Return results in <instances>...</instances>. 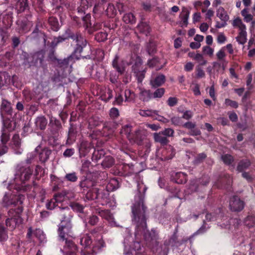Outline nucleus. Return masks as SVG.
I'll list each match as a JSON object with an SVG mask.
<instances>
[{
	"label": "nucleus",
	"instance_id": "58",
	"mask_svg": "<svg viewBox=\"0 0 255 255\" xmlns=\"http://www.w3.org/2000/svg\"><path fill=\"white\" fill-rule=\"evenodd\" d=\"M48 61H50L52 62L57 63L58 59L56 57L55 55V51L53 48H52L49 51L48 55Z\"/></svg>",
	"mask_w": 255,
	"mask_h": 255
},
{
	"label": "nucleus",
	"instance_id": "32",
	"mask_svg": "<svg viewBox=\"0 0 255 255\" xmlns=\"http://www.w3.org/2000/svg\"><path fill=\"white\" fill-rule=\"evenodd\" d=\"M217 16L222 21H228L229 19V16L227 14L226 11L222 6L219 7L217 10Z\"/></svg>",
	"mask_w": 255,
	"mask_h": 255
},
{
	"label": "nucleus",
	"instance_id": "64",
	"mask_svg": "<svg viewBox=\"0 0 255 255\" xmlns=\"http://www.w3.org/2000/svg\"><path fill=\"white\" fill-rule=\"evenodd\" d=\"M207 155L204 153H201L198 154L195 158L194 162L195 164H199L203 162V161L206 158Z\"/></svg>",
	"mask_w": 255,
	"mask_h": 255
},
{
	"label": "nucleus",
	"instance_id": "47",
	"mask_svg": "<svg viewBox=\"0 0 255 255\" xmlns=\"http://www.w3.org/2000/svg\"><path fill=\"white\" fill-rule=\"evenodd\" d=\"M221 158L223 162L227 165L232 164L234 161L233 156L229 154H225L222 155Z\"/></svg>",
	"mask_w": 255,
	"mask_h": 255
},
{
	"label": "nucleus",
	"instance_id": "16",
	"mask_svg": "<svg viewBox=\"0 0 255 255\" xmlns=\"http://www.w3.org/2000/svg\"><path fill=\"white\" fill-rule=\"evenodd\" d=\"M15 6L18 13L29 11L30 9L29 0H17Z\"/></svg>",
	"mask_w": 255,
	"mask_h": 255
},
{
	"label": "nucleus",
	"instance_id": "53",
	"mask_svg": "<svg viewBox=\"0 0 255 255\" xmlns=\"http://www.w3.org/2000/svg\"><path fill=\"white\" fill-rule=\"evenodd\" d=\"M131 128L132 126L130 125H126L122 127L121 133L126 135L128 138V135H131L132 133H131Z\"/></svg>",
	"mask_w": 255,
	"mask_h": 255
},
{
	"label": "nucleus",
	"instance_id": "12",
	"mask_svg": "<svg viewBox=\"0 0 255 255\" xmlns=\"http://www.w3.org/2000/svg\"><path fill=\"white\" fill-rule=\"evenodd\" d=\"M61 223L59 225H72L71 223L73 214L68 207L61 208Z\"/></svg>",
	"mask_w": 255,
	"mask_h": 255
},
{
	"label": "nucleus",
	"instance_id": "25",
	"mask_svg": "<svg viewBox=\"0 0 255 255\" xmlns=\"http://www.w3.org/2000/svg\"><path fill=\"white\" fill-rule=\"evenodd\" d=\"M77 134V126L73 123L70 124V127L68 130V141H71L72 143L75 141Z\"/></svg>",
	"mask_w": 255,
	"mask_h": 255
},
{
	"label": "nucleus",
	"instance_id": "39",
	"mask_svg": "<svg viewBox=\"0 0 255 255\" xmlns=\"http://www.w3.org/2000/svg\"><path fill=\"white\" fill-rule=\"evenodd\" d=\"M123 21L126 23L134 24L136 22V18L133 13L129 12L124 14L123 17Z\"/></svg>",
	"mask_w": 255,
	"mask_h": 255
},
{
	"label": "nucleus",
	"instance_id": "29",
	"mask_svg": "<svg viewBox=\"0 0 255 255\" xmlns=\"http://www.w3.org/2000/svg\"><path fill=\"white\" fill-rule=\"evenodd\" d=\"M137 28L139 32L146 36L150 34L151 28L149 25L146 22H140L137 26Z\"/></svg>",
	"mask_w": 255,
	"mask_h": 255
},
{
	"label": "nucleus",
	"instance_id": "23",
	"mask_svg": "<svg viewBox=\"0 0 255 255\" xmlns=\"http://www.w3.org/2000/svg\"><path fill=\"white\" fill-rule=\"evenodd\" d=\"M79 186L81 190L87 191L91 187L96 186V185L93 181L85 177L80 181Z\"/></svg>",
	"mask_w": 255,
	"mask_h": 255
},
{
	"label": "nucleus",
	"instance_id": "8",
	"mask_svg": "<svg viewBox=\"0 0 255 255\" xmlns=\"http://www.w3.org/2000/svg\"><path fill=\"white\" fill-rule=\"evenodd\" d=\"M108 197L107 192H104V188L101 186L98 188L96 186L90 189L86 194V198L88 200H94L98 199H106Z\"/></svg>",
	"mask_w": 255,
	"mask_h": 255
},
{
	"label": "nucleus",
	"instance_id": "18",
	"mask_svg": "<svg viewBox=\"0 0 255 255\" xmlns=\"http://www.w3.org/2000/svg\"><path fill=\"white\" fill-rule=\"evenodd\" d=\"M187 175L182 172L173 173L171 176V180L177 184H184L187 182Z\"/></svg>",
	"mask_w": 255,
	"mask_h": 255
},
{
	"label": "nucleus",
	"instance_id": "42",
	"mask_svg": "<svg viewBox=\"0 0 255 255\" xmlns=\"http://www.w3.org/2000/svg\"><path fill=\"white\" fill-rule=\"evenodd\" d=\"M50 154V150L47 149L42 150L39 154V159L40 161L42 163L46 162L49 158Z\"/></svg>",
	"mask_w": 255,
	"mask_h": 255
},
{
	"label": "nucleus",
	"instance_id": "11",
	"mask_svg": "<svg viewBox=\"0 0 255 255\" xmlns=\"http://www.w3.org/2000/svg\"><path fill=\"white\" fill-rule=\"evenodd\" d=\"M229 206L230 209L234 212H240L245 207V202L237 196L230 198Z\"/></svg>",
	"mask_w": 255,
	"mask_h": 255
},
{
	"label": "nucleus",
	"instance_id": "41",
	"mask_svg": "<svg viewBox=\"0 0 255 255\" xmlns=\"http://www.w3.org/2000/svg\"><path fill=\"white\" fill-rule=\"evenodd\" d=\"M108 33L106 32H99L95 35V39L98 42H104L107 40Z\"/></svg>",
	"mask_w": 255,
	"mask_h": 255
},
{
	"label": "nucleus",
	"instance_id": "62",
	"mask_svg": "<svg viewBox=\"0 0 255 255\" xmlns=\"http://www.w3.org/2000/svg\"><path fill=\"white\" fill-rule=\"evenodd\" d=\"M196 78L199 79L203 78L205 76V73L202 68L200 66H198L196 67Z\"/></svg>",
	"mask_w": 255,
	"mask_h": 255
},
{
	"label": "nucleus",
	"instance_id": "31",
	"mask_svg": "<svg viewBox=\"0 0 255 255\" xmlns=\"http://www.w3.org/2000/svg\"><path fill=\"white\" fill-rule=\"evenodd\" d=\"M251 165V162L249 159H244L241 160L238 163L237 167V170L239 172H243L248 169Z\"/></svg>",
	"mask_w": 255,
	"mask_h": 255
},
{
	"label": "nucleus",
	"instance_id": "36",
	"mask_svg": "<svg viewBox=\"0 0 255 255\" xmlns=\"http://www.w3.org/2000/svg\"><path fill=\"white\" fill-rule=\"evenodd\" d=\"M105 12L108 17H114L117 14V8L113 4L109 3Z\"/></svg>",
	"mask_w": 255,
	"mask_h": 255
},
{
	"label": "nucleus",
	"instance_id": "37",
	"mask_svg": "<svg viewBox=\"0 0 255 255\" xmlns=\"http://www.w3.org/2000/svg\"><path fill=\"white\" fill-rule=\"evenodd\" d=\"M78 179V174L75 172H72L71 173H67L64 177V180L65 181H69L72 183L77 182Z\"/></svg>",
	"mask_w": 255,
	"mask_h": 255
},
{
	"label": "nucleus",
	"instance_id": "60",
	"mask_svg": "<svg viewBox=\"0 0 255 255\" xmlns=\"http://www.w3.org/2000/svg\"><path fill=\"white\" fill-rule=\"evenodd\" d=\"M12 141L15 147L18 148L20 146L21 139L19 134H15L12 138Z\"/></svg>",
	"mask_w": 255,
	"mask_h": 255
},
{
	"label": "nucleus",
	"instance_id": "20",
	"mask_svg": "<svg viewBox=\"0 0 255 255\" xmlns=\"http://www.w3.org/2000/svg\"><path fill=\"white\" fill-rule=\"evenodd\" d=\"M101 187L102 189L104 188V192H107L109 195V192L114 191L119 188V182L116 178H112L106 186V190H105L104 186H102Z\"/></svg>",
	"mask_w": 255,
	"mask_h": 255
},
{
	"label": "nucleus",
	"instance_id": "10",
	"mask_svg": "<svg viewBox=\"0 0 255 255\" xmlns=\"http://www.w3.org/2000/svg\"><path fill=\"white\" fill-rule=\"evenodd\" d=\"M49 126L51 135L53 137L58 136L59 131L62 128L60 121L56 118L51 117L50 118Z\"/></svg>",
	"mask_w": 255,
	"mask_h": 255
},
{
	"label": "nucleus",
	"instance_id": "52",
	"mask_svg": "<svg viewBox=\"0 0 255 255\" xmlns=\"http://www.w3.org/2000/svg\"><path fill=\"white\" fill-rule=\"evenodd\" d=\"M67 38L65 37L64 35L59 36L54 38L53 41L51 42V45L54 47L56 46L59 43H62L66 40Z\"/></svg>",
	"mask_w": 255,
	"mask_h": 255
},
{
	"label": "nucleus",
	"instance_id": "9",
	"mask_svg": "<svg viewBox=\"0 0 255 255\" xmlns=\"http://www.w3.org/2000/svg\"><path fill=\"white\" fill-rule=\"evenodd\" d=\"M87 45V41L84 37L75 43L74 53L77 56H79V57L77 58L78 59H80V57L83 59L90 58V56L89 54L86 55H82L84 49L86 47Z\"/></svg>",
	"mask_w": 255,
	"mask_h": 255
},
{
	"label": "nucleus",
	"instance_id": "48",
	"mask_svg": "<svg viewBox=\"0 0 255 255\" xmlns=\"http://www.w3.org/2000/svg\"><path fill=\"white\" fill-rule=\"evenodd\" d=\"M125 97L126 101L130 102L134 99L135 94L132 91L127 89L125 91Z\"/></svg>",
	"mask_w": 255,
	"mask_h": 255
},
{
	"label": "nucleus",
	"instance_id": "4",
	"mask_svg": "<svg viewBox=\"0 0 255 255\" xmlns=\"http://www.w3.org/2000/svg\"><path fill=\"white\" fill-rule=\"evenodd\" d=\"M58 244L59 246H63V248L59 247L60 251L64 255H77V247L72 240V225H58Z\"/></svg>",
	"mask_w": 255,
	"mask_h": 255
},
{
	"label": "nucleus",
	"instance_id": "2",
	"mask_svg": "<svg viewBox=\"0 0 255 255\" xmlns=\"http://www.w3.org/2000/svg\"><path fill=\"white\" fill-rule=\"evenodd\" d=\"M24 200L25 196L23 195H12L9 193H6L2 198V206L9 208L7 212L8 217L5 220V225L11 230L22 223V219L20 215L23 210V203Z\"/></svg>",
	"mask_w": 255,
	"mask_h": 255
},
{
	"label": "nucleus",
	"instance_id": "5",
	"mask_svg": "<svg viewBox=\"0 0 255 255\" xmlns=\"http://www.w3.org/2000/svg\"><path fill=\"white\" fill-rule=\"evenodd\" d=\"M34 167L33 166H26L18 165L16 167L15 174V182L17 184L20 185L18 187L19 190H22L24 191H30L32 189V192L35 194V189L37 186V184L35 181H33L32 185L29 184L24 185L25 182L28 180L33 173Z\"/></svg>",
	"mask_w": 255,
	"mask_h": 255
},
{
	"label": "nucleus",
	"instance_id": "22",
	"mask_svg": "<svg viewBox=\"0 0 255 255\" xmlns=\"http://www.w3.org/2000/svg\"><path fill=\"white\" fill-rule=\"evenodd\" d=\"M119 56L118 55H116L112 61V66L118 73L122 75L125 71V68L122 62H119Z\"/></svg>",
	"mask_w": 255,
	"mask_h": 255
},
{
	"label": "nucleus",
	"instance_id": "43",
	"mask_svg": "<svg viewBox=\"0 0 255 255\" xmlns=\"http://www.w3.org/2000/svg\"><path fill=\"white\" fill-rule=\"evenodd\" d=\"M115 163V160L111 156H107L103 160L102 165L105 167L109 168L112 166Z\"/></svg>",
	"mask_w": 255,
	"mask_h": 255
},
{
	"label": "nucleus",
	"instance_id": "27",
	"mask_svg": "<svg viewBox=\"0 0 255 255\" xmlns=\"http://www.w3.org/2000/svg\"><path fill=\"white\" fill-rule=\"evenodd\" d=\"M48 23L50 29L53 31L57 32L61 27L58 20L56 17L50 16L48 19Z\"/></svg>",
	"mask_w": 255,
	"mask_h": 255
},
{
	"label": "nucleus",
	"instance_id": "44",
	"mask_svg": "<svg viewBox=\"0 0 255 255\" xmlns=\"http://www.w3.org/2000/svg\"><path fill=\"white\" fill-rule=\"evenodd\" d=\"M154 92H152V99H160L164 95L165 90L163 88H157Z\"/></svg>",
	"mask_w": 255,
	"mask_h": 255
},
{
	"label": "nucleus",
	"instance_id": "24",
	"mask_svg": "<svg viewBox=\"0 0 255 255\" xmlns=\"http://www.w3.org/2000/svg\"><path fill=\"white\" fill-rule=\"evenodd\" d=\"M139 97L140 100L144 102H147L152 99V92L150 90L144 88H140Z\"/></svg>",
	"mask_w": 255,
	"mask_h": 255
},
{
	"label": "nucleus",
	"instance_id": "56",
	"mask_svg": "<svg viewBox=\"0 0 255 255\" xmlns=\"http://www.w3.org/2000/svg\"><path fill=\"white\" fill-rule=\"evenodd\" d=\"M29 108L27 109L28 114L33 115L37 112L39 109V104L38 103H33L28 105Z\"/></svg>",
	"mask_w": 255,
	"mask_h": 255
},
{
	"label": "nucleus",
	"instance_id": "50",
	"mask_svg": "<svg viewBox=\"0 0 255 255\" xmlns=\"http://www.w3.org/2000/svg\"><path fill=\"white\" fill-rule=\"evenodd\" d=\"M247 32L240 31L239 35L236 37L237 41L241 44H244L247 42Z\"/></svg>",
	"mask_w": 255,
	"mask_h": 255
},
{
	"label": "nucleus",
	"instance_id": "6",
	"mask_svg": "<svg viewBox=\"0 0 255 255\" xmlns=\"http://www.w3.org/2000/svg\"><path fill=\"white\" fill-rule=\"evenodd\" d=\"M13 109L11 103L7 100L3 99L0 106V115L2 121V125L9 130H14L16 123L12 117Z\"/></svg>",
	"mask_w": 255,
	"mask_h": 255
},
{
	"label": "nucleus",
	"instance_id": "34",
	"mask_svg": "<svg viewBox=\"0 0 255 255\" xmlns=\"http://www.w3.org/2000/svg\"><path fill=\"white\" fill-rule=\"evenodd\" d=\"M94 151L92 153L91 159L93 161L97 162L105 154V152L104 149H101L100 150H96L95 148H93Z\"/></svg>",
	"mask_w": 255,
	"mask_h": 255
},
{
	"label": "nucleus",
	"instance_id": "55",
	"mask_svg": "<svg viewBox=\"0 0 255 255\" xmlns=\"http://www.w3.org/2000/svg\"><path fill=\"white\" fill-rule=\"evenodd\" d=\"M91 16L90 13L87 14L83 16L82 19L84 22V25L86 28L91 27L92 23L91 21Z\"/></svg>",
	"mask_w": 255,
	"mask_h": 255
},
{
	"label": "nucleus",
	"instance_id": "17",
	"mask_svg": "<svg viewBox=\"0 0 255 255\" xmlns=\"http://www.w3.org/2000/svg\"><path fill=\"white\" fill-rule=\"evenodd\" d=\"M93 147L91 143L87 141H82L79 146L80 157H85Z\"/></svg>",
	"mask_w": 255,
	"mask_h": 255
},
{
	"label": "nucleus",
	"instance_id": "51",
	"mask_svg": "<svg viewBox=\"0 0 255 255\" xmlns=\"http://www.w3.org/2000/svg\"><path fill=\"white\" fill-rule=\"evenodd\" d=\"M107 0H95V5L93 9L94 13H96L100 10L101 6L105 4Z\"/></svg>",
	"mask_w": 255,
	"mask_h": 255
},
{
	"label": "nucleus",
	"instance_id": "26",
	"mask_svg": "<svg viewBox=\"0 0 255 255\" xmlns=\"http://www.w3.org/2000/svg\"><path fill=\"white\" fill-rule=\"evenodd\" d=\"M13 130H9L8 129L3 126L2 125V128L1 130V134L0 135V141L1 144H6L10 139L9 132L13 131Z\"/></svg>",
	"mask_w": 255,
	"mask_h": 255
},
{
	"label": "nucleus",
	"instance_id": "46",
	"mask_svg": "<svg viewBox=\"0 0 255 255\" xmlns=\"http://www.w3.org/2000/svg\"><path fill=\"white\" fill-rule=\"evenodd\" d=\"M142 65V60L139 58H137L134 64L132 66V71L133 73L141 71Z\"/></svg>",
	"mask_w": 255,
	"mask_h": 255
},
{
	"label": "nucleus",
	"instance_id": "13",
	"mask_svg": "<svg viewBox=\"0 0 255 255\" xmlns=\"http://www.w3.org/2000/svg\"><path fill=\"white\" fill-rule=\"evenodd\" d=\"M97 213L100 216L108 222L110 226H118L113 215L110 210H100Z\"/></svg>",
	"mask_w": 255,
	"mask_h": 255
},
{
	"label": "nucleus",
	"instance_id": "40",
	"mask_svg": "<svg viewBox=\"0 0 255 255\" xmlns=\"http://www.w3.org/2000/svg\"><path fill=\"white\" fill-rule=\"evenodd\" d=\"M154 138L155 141L160 143L162 144H166L168 140L165 135H162L161 132L159 133H155L154 134Z\"/></svg>",
	"mask_w": 255,
	"mask_h": 255
},
{
	"label": "nucleus",
	"instance_id": "21",
	"mask_svg": "<svg viewBox=\"0 0 255 255\" xmlns=\"http://www.w3.org/2000/svg\"><path fill=\"white\" fill-rule=\"evenodd\" d=\"M175 150L171 146H169L162 151V160L166 161L171 159L175 154Z\"/></svg>",
	"mask_w": 255,
	"mask_h": 255
},
{
	"label": "nucleus",
	"instance_id": "54",
	"mask_svg": "<svg viewBox=\"0 0 255 255\" xmlns=\"http://www.w3.org/2000/svg\"><path fill=\"white\" fill-rule=\"evenodd\" d=\"M73 58L71 56H69L64 59H59L57 63L60 66L63 67H66L69 64L70 61H72Z\"/></svg>",
	"mask_w": 255,
	"mask_h": 255
},
{
	"label": "nucleus",
	"instance_id": "30",
	"mask_svg": "<svg viewBox=\"0 0 255 255\" xmlns=\"http://www.w3.org/2000/svg\"><path fill=\"white\" fill-rule=\"evenodd\" d=\"M114 131L113 123L111 122H106L103 125L102 132L104 136H107L112 134Z\"/></svg>",
	"mask_w": 255,
	"mask_h": 255
},
{
	"label": "nucleus",
	"instance_id": "28",
	"mask_svg": "<svg viewBox=\"0 0 255 255\" xmlns=\"http://www.w3.org/2000/svg\"><path fill=\"white\" fill-rule=\"evenodd\" d=\"M35 124L37 128L44 130L47 124V120L43 116H38L35 120Z\"/></svg>",
	"mask_w": 255,
	"mask_h": 255
},
{
	"label": "nucleus",
	"instance_id": "33",
	"mask_svg": "<svg viewBox=\"0 0 255 255\" xmlns=\"http://www.w3.org/2000/svg\"><path fill=\"white\" fill-rule=\"evenodd\" d=\"M245 225L249 228L255 226V213H250L244 220Z\"/></svg>",
	"mask_w": 255,
	"mask_h": 255
},
{
	"label": "nucleus",
	"instance_id": "45",
	"mask_svg": "<svg viewBox=\"0 0 255 255\" xmlns=\"http://www.w3.org/2000/svg\"><path fill=\"white\" fill-rule=\"evenodd\" d=\"M8 239V234L6 229L0 224V242H4Z\"/></svg>",
	"mask_w": 255,
	"mask_h": 255
},
{
	"label": "nucleus",
	"instance_id": "63",
	"mask_svg": "<svg viewBox=\"0 0 255 255\" xmlns=\"http://www.w3.org/2000/svg\"><path fill=\"white\" fill-rule=\"evenodd\" d=\"M31 2L32 5L34 7H37L39 11H41L43 5V0H30Z\"/></svg>",
	"mask_w": 255,
	"mask_h": 255
},
{
	"label": "nucleus",
	"instance_id": "19",
	"mask_svg": "<svg viewBox=\"0 0 255 255\" xmlns=\"http://www.w3.org/2000/svg\"><path fill=\"white\" fill-rule=\"evenodd\" d=\"M131 142L136 143L138 145H141L144 139V135L140 130H136L131 135H128V138Z\"/></svg>",
	"mask_w": 255,
	"mask_h": 255
},
{
	"label": "nucleus",
	"instance_id": "1",
	"mask_svg": "<svg viewBox=\"0 0 255 255\" xmlns=\"http://www.w3.org/2000/svg\"><path fill=\"white\" fill-rule=\"evenodd\" d=\"M138 194L135 196L134 202L131 206V220L132 224L135 226V237H143L146 246L151 248L153 245L155 237L148 231H146L147 228L146 215L147 207L144 204L145 193L147 187L143 183H137Z\"/></svg>",
	"mask_w": 255,
	"mask_h": 255
},
{
	"label": "nucleus",
	"instance_id": "57",
	"mask_svg": "<svg viewBox=\"0 0 255 255\" xmlns=\"http://www.w3.org/2000/svg\"><path fill=\"white\" fill-rule=\"evenodd\" d=\"M71 207L72 209L77 212L83 213L84 210V206L81 204L73 202L71 204Z\"/></svg>",
	"mask_w": 255,
	"mask_h": 255
},
{
	"label": "nucleus",
	"instance_id": "49",
	"mask_svg": "<svg viewBox=\"0 0 255 255\" xmlns=\"http://www.w3.org/2000/svg\"><path fill=\"white\" fill-rule=\"evenodd\" d=\"M133 165L131 164H125L123 165V169L125 171H127L124 173L125 176H130L133 174Z\"/></svg>",
	"mask_w": 255,
	"mask_h": 255
},
{
	"label": "nucleus",
	"instance_id": "14",
	"mask_svg": "<svg viewBox=\"0 0 255 255\" xmlns=\"http://www.w3.org/2000/svg\"><path fill=\"white\" fill-rule=\"evenodd\" d=\"M16 30L18 33L23 34L29 32L32 26V23L27 20H18Z\"/></svg>",
	"mask_w": 255,
	"mask_h": 255
},
{
	"label": "nucleus",
	"instance_id": "38",
	"mask_svg": "<svg viewBox=\"0 0 255 255\" xmlns=\"http://www.w3.org/2000/svg\"><path fill=\"white\" fill-rule=\"evenodd\" d=\"M158 112L156 110H140L139 115L142 117H151L154 118L155 115H157Z\"/></svg>",
	"mask_w": 255,
	"mask_h": 255
},
{
	"label": "nucleus",
	"instance_id": "3",
	"mask_svg": "<svg viewBox=\"0 0 255 255\" xmlns=\"http://www.w3.org/2000/svg\"><path fill=\"white\" fill-rule=\"evenodd\" d=\"M103 230L102 226L97 227L92 230L91 234L94 238V241L88 234L84 235L80 238V243L84 248L81 251L82 255H95L97 252L105 246L102 236Z\"/></svg>",
	"mask_w": 255,
	"mask_h": 255
},
{
	"label": "nucleus",
	"instance_id": "61",
	"mask_svg": "<svg viewBox=\"0 0 255 255\" xmlns=\"http://www.w3.org/2000/svg\"><path fill=\"white\" fill-rule=\"evenodd\" d=\"M225 104L227 106H230L232 108L237 109L239 107L238 102L229 99H226L225 101Z\"/></svg>",
	"mask_w": 255,
	"mask_h": 255
},
{
	"label": "nucleus",
	"instance_id": "59",
	"mask_svg": "<svg viewBox=\"0 0 255 255\" xmlns=\"http://www.w3.org/2000/svg\"><path fill=\"white\" fill-rule=\"evenodd\" d=\"M109 116L111 119L114 120L117 119L120 116L118 109L116 108H112L109 111Z\"/></svg>",
	"mask_w": 255,
	"mask_h": 255
},
{
	"label": "nucleus",
	"instance_id": "15",
	"mask_svg": "<svg viewBox=\"0 0 255 255\" xmlns=\"http://www.w3.org/2000/svg\"><path fill=\"white\" fill-rule=\"evenodd\" d=\"M165 76L162 74H158L151 78L149 85L151 88L156 89L161 86L165 82Z\"/></svg>",
	"mask_w": 255,
	"mask_h": 255
},
{
	"label": "nucleus",
	"instance_id": "7",
	"mask_svg": "<svg viewBox=\"0 0 255 255\" xmlns=\"http://www.w3.org/2000/svg\"><path fill=\"white\" fill-rule=\"evenodd\" d=\"M45 52L43 50L37 51L28 57L25 60V65L29 66H42L44 61Z\"/></svg>",
	"mask_w": 255,
	"mask_h": 255
},
{
	"label": "nucleus",
	"instance_id": "35",
	"mask_svg": "<svg viewBox=\"0 0 255 255\" xmlns=\"http://www.w3.org/2000/svg\"><path fill=\"white\" fill-rule=\"evenodd\" d=\"M190 12L185 7L182 8V12L180 15V18L181 20V23L186 26L188 24V20Z\"/></svg>",
	"mask_w": 255,
	"mask_h": 255
}]
</instances>
